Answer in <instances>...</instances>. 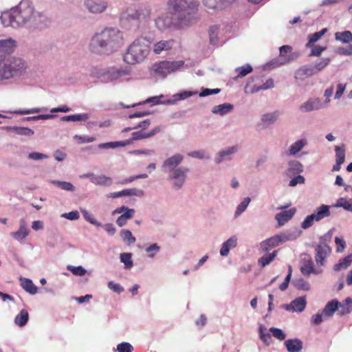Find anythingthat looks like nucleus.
I'll return each mask as SVG.
<instances>
[{"instance_id": "nucleus-1", "label": "nucleus", "mask_w": 352, "mask_h": 352, "mask_svg": "<svg viewBox=\"0 0 352 352\" xmlns=\"http://www.w3.org/2000/svg\"><path fill=\"white\" fill-rule=\"evenodd\" d=\"M0 20L5 27L42 31L51 25L52 20L44 12L36 10L31 0H21L16 6L4 11Z\"/></svg>"}, {"instance_id": "nucleus-2", "label": "nucleus", "mask_w": 352, "mask_h": 352, "mask_svg": "<svg viewBox=\"0 0 352 352\" xmlns=\"http://www.w3.org/2000/svg\"><path fill=\"white\" fill-rule=\"evenodd\" d=\"M198 6L197 0H167L166 14L155 19V25L160 30L188 27L195 21Z\"/></svg>"}, {"instance_id": "nucleus-3", "label": "nucleus", "mask_w": 352, "mask_h": 352, "mask_svg": "<svg viewBox=\"0 0 352 352\" xmlns=\"http://www.w3.org/2000/svg\"><path fill=\"white\" fill-rule=\"evenodd\" d=\"M124 44L123 33L115 28H106L96 33L89 43L91 52L99 55H110Z\"/></svg>"}, {"instance_id": "nucleus-4", "label": "nucleus", "mask_w": 352, "mask_h": 352, "mask_svg": "<svg viewBox=\"0 0 352 352\" xmlns=\"http://www.w3.org/2000/svg\"><path fill=\"white\" fill-rule=\"evenodd\" d=\"M184 158L182 154L176 153L166 159L162 165V170L168 174L167 179L171 182L172 188L176 191L182 188L190 171L186 166H179Z\"/></svg>"}, {"instance_id": "nucleus-5", "label": "nucleus", "mask_w": 352, "mask_h": 352, "mask_svg": "<svg viewBox=\"0 0 352 352\" xmlns=\"http://www.w3.org/2000/svg\"><path fill=\"white\" fill-rule=\"evenodd\" d=\"M26 63L19 57L8 56L0 59V80L20 77L25 73Z\"/></svg>"}, {"instance_id": "nucleus-6", "label": "nucleus", "mask_w": 352, "mask_h": 352, "mask_svg": "<svg viewBox=\"0 0 352 352\" xmlns=\"http://www.w3.org/2000/svg\"><path fill=\"white\" fill-rule=\"evenodd\" d=\"M149 52L150 41L145 37H140L128 47L123 59L127 64L140 63L146 58Z\"/></svg>"}, {"instance_id": "nucleus-7", "label": "nucleus", "mask_w": 352, "mask_h": 352, "mask_svg": "<svg viewBox=\"0 0 352 352\" xmlns=\"http://www.w3.org/2000/svg\"><path fill=\"white\" fill-rule=\"evenodd\" d=\"M151 10L146 6L129 8L121 14L120 18L137 28H144L151 19Z\"/></svg>"}, {"instance_id": "nucleus-8", "label": "nucleus", "mask_w": 352, "mask_h": 352, "mask_svg": "<svg viewBox=\"0 0 352 352\" xmlns=\"http://www.w3.org/2000/svg\"><path fill=\"white\" fill-rule=\"evenodd\" d=\"M184 61H162L155 63L153 66V70L164 78L166 76L172 72H175L184 66Z\"/></svg>"}, {"instance_id": "nucleus-9", "label": "nucleus", "mask_w": 352, "mask_h": 352, "mask_svg": "<svg viewBox=\"0 0 352 352\" xmlns=\"http://www.w3.org/2000/svg\"><path fill=\"white\" fill-rule=\"evenodd\" d=\"M83 6L89 13L100 14L107 10L108 3L104 0H85Z\"/></svg>"}, {"instance_id": "nucleus-10", "label": "nucleus", "mask_w": 352, "mask_h": 352, "mask_svg": "<svg viewBox=\"0 0 352 352\" xmlns=\"http://www.w3.org/2000/svg\"><path fill=\"white\" fill-rule=\"evenodd\" d=\"M292 47L289 45H283L279 48L280 52V58L281 61L274 60L268 63L265 68H268L269 69H272L276 67H278L285 63H289L292 58L289 56H286L287 52H291Z\"/></svg>"}, {"instance_id": "nucleus-11", "label": "nucleus", "mask_w": 352, "mask_h": 352, "mask_svg": "<svg viewBox=\"0 0 352 352\" xmlns=\"http://www.w3.org/2000/svg\"><path fill=\"white\" fill-rule=\"evenodd\" d=\"M126 74H127V72L125 70L111 68L107 71L100 70L98 73V77H102L103 80L109 82L116 80Z\"/></svg>"}, {"instance_id": "nucleus-12", "label": "nucleus", "mask_w": 352, "mask_h": 352, "mask_svg": "<svg viewBox=\"0 0 352 352\" xmlns=\"http://www.w3.org/2000/svg\"><path fill=\"white\" fill-rule=\"evenodd\" d=\"M322 102L319 98H309L303 102L299 107L302 113H309L313 111H318L322 108Z\"/></svg>"}, {"instance_id": "nucleus-13", "label": "nucleus", "mask_w": 352, "mask_h": 352, "mask_svg": "<svg viewBox=\"0 0 352 352\" xmlns=\"http://www.w3.org/2000/svg\"><path fill=\"white\" fill-rule=\"evenodd\" d=\"M16 47V41L12 38H0V58L12 54Z\"/></svg>"}, {"instance_id": "nucleus-14", "label": "nucleus", "mask_w": 352, "mask_h": 352, "mask_svg": "<svg viewBox=\"0 0 352 352\" xmlns=\"http://www.w3.org/2000/svg\"><path fill=\"white\" fill-rule=\"evenodd\" d=\"M315 251V261L318 265L322 266L324 265V258L331 252V248L329 245L319 243L316 245Z\"/></svg>"}, {"instance_id": "nucleus-15", "label": "nucleus", "mask_w": 352, "mask_h": 352, "mask_svg": "<svg viewBox=\"0 0 352 352\" xmlns=\"http://www.w3.org/2000/svg\"><path fill=\"white\" fill-rule=\"evenodd\" d=\"M144 195V190L138 188H127L124 189L121 191L115 192L111 193L108 197L111 198H118L121 197H129V196H136L139 197H142Z\"/></svg>"}, {"instance_id": "nucleus-16", "label": "nucleus", "mask_w": 352, "mask_h": 352, "mask_svg": "<svg viewBox=\"0 0 352 352\" xmlns=\"http://www.w3.org/2000/svg\"><path fill=\"white\" fill-rule=\"evenodd\" d=\"M300 272L304 276H309L311 274H319L321 271L314 268V261L310 256L304 258L300 265Z\"/></svg>"}, {"instance_id": "nucleus-17", "label": "nucleus", "mask_w": 352, "mask_h": 352, "mask_svg": "<svg viewBox=\"0 0 352 352\" xmlns=\"http://www.w3.org/2000/svg\"><path fill=\"white\" fill-rule=\"evenodd\" d=\"M30 233V230L28 228L27 223L24 219L20 220L19 228L14 232H11L10 235L16 241L22 242Z\"/></svg>"}, {"instance_id": "nucleus-18", "label": "nucleus", "mask_w": 352, "mask_h": 352, "mask_svg": "<svg viewBox=\"0 0 352 352\" xmlns=\"http://www.w3.org/2000/svg\"><path fill=\"white\" fill-rule=\"evenodd\" d=\"M160 131L161 127L160 126H155L149 132H144L143 130H140L132 133L131 138L129 140H131V143H133L135 140L151 138L157 133H160Z\"/></svg>"}, {"instance_id": "nucleus-19", "label": "nucleus", "mask_w": 352, "mask_h": 352, "mask_svg": "<svg viewBox=\"0 0 352 352\" xmlns=\"http://www.w3.org/2000/svg\"><path fill=\"white\" fill-rule=\"evenodd\" d=\"M282 244L280 237L278 234H276L261 243V249L263 252H267L272 248Z\"/></svg>"}, {"instance_id": "nucleus-20", "label": "nucleus", "mask_w": 352, "mask_h": 352, "mask_svg": "<svg viewBox=\"0 0 352 352\" xmlns=\"http://www.w3.org/2000/svg\"><path fill=\"white\" fill-rule=\"evenodd\" d=\"M296 212V208H292L288 210H285L276 214L275 216V219L277 221L278 226H282L288 222L290 219H292Z\"/></svg>"}, {"instance_id": "nucleus-21", "label": "nucleus", "mask_w": 352, "mask_h": 352, "mask_svg": "<svg viewBox=\"0 0 352 352\" xmlns=\"http://www.w3.org/2000/svg\"><path fill=\"white\" fill-rule=\"evenodd\" d=\"M316 74L313 65H305L300 67L295 72V77L297 79L304 80L306 78Z\"/></svg>"}, {"instance_id": "nucleus-22", "label": "nucleus", "mask_w": 352, "mask_h": 352, "mask_svg": "<svg viewBox=\"0 0 352 352\" xmlns=\"http://www.w3.org/2000/svg\"><path fill=\"white\" fill-rule=\"evenodd\" d=\"M303 171L302 164L297 160H291L288 163V168L285 170V174L286 176L292 177L295 175Z\"/></svg>"}, {"instance_id": "nucleus-23", "label": "nucleus", "mask_w": 352, "mask_h": 352, "mask_svg": "<svg viewBox=\"0 0 352 352\" xmlns=\"http://www.w3.org/2000/svg\"><path fill=\"white\" fill-rule=\"evenodd\" d=\"M237 151V148L235 146L228 147L225 150L220 151L214 159L217 164H221L224 160H230V155Z\"/></svg>"}, {"instance_id": "nucleus-24", "label": "nucleus", "mask_w": 352, "mask_h": 352, "mask_svg": "<svg viewBox=\"0 0 352 352\" xmlns=\"http://www.w3.org/2000/svg\"><path fill=\"white\" fill-rule=\"evenodd\" d=\"M163 97H164L163 95H160L159 96L150 97L143 102L133 104L131 106H125L124 107L125 108L135 107L137 105H141V104H147V103H152L153 105L160 104H175V100H167L165 101H162L161 98Z\"/></svg>"}, {"instance_id": "nucleus-25", "label": "nucleus", "mask_w": 352, "mask_h": 352, "mask_svg": "<svg viewBox=\"0 0 352 352\" xmlns=\"http://www.w3.org/2000/svg\"><path fill=\"white\" fill-rule=\"evenodd\" d=\"M340 302L337 299L329 301L322 310L324 318H331L336 311H338Z\"/></svg>"}, {"instance_id": "nucleus-26", "label": "nucleus", "mask_w": 352, "mask_h": 352, "mask_svg": "<svg viewBox=\"0 0 352 352\" xmlns=\"http://www.w3.org/2000/svg\"><path fill=\"white\" fill-rule=\"evenodd\" d=\"M284 344L288 352H300L303 347L302 342L298 338L288 339Z\"/></svg>"}, {"instance_id": "nucleus-27", "label": "nucleus", "mask_w": 352, "mask_h": 352, "mask_svg": "<svg viewBox=\"0 0 352 352\" xmlns=\"http://www.w3.org/2000/svg\"><path fill=\"white\" fill-rule=\"evenodd\" d=\"M302 234V231L298 230L296 228H294L293 229L287 230L284 232H282L279 234V236L280 237L282 243L289 241H294L298 237H299Z\"/></svg>"}, {"instance_id": "nucleus-28", "label": "nucleus", "mask_w": 352, "mask_h": 352, "mask_svg": "<svg viewBox=\"0 0 352 352\" xmlns=\"http://www.w3.org/2000/svg\"><path fill=\"white\" fill-rule=\"evenodd\" d=\"M237 245V237L236 236H232L227 241L223 243L221 250L220 254L222 256H226L230 252L231 248H235Z\"/></svg>"}, {"instance_id": "nucleus-29", "label": "nucleus", "mask_w": 352, "mask_h": 352, "mask_svg": "<svg viewBox=\"0 0 352 352\" xmlns=\"http://www.w3.org/2000/svg\"><path fill=\"white\" fill-rule=\"evenodd\" d=\"M234 109V105L230 103H223L216 105L212 109V113L221 116L230 113Z\"/></svg>"}, {"instance_id": "nucleus-30", "label": "nucleus", "mask_w": 352, "mask_h": 352, "mask_svg": "<svg viewBox=\"0 0 352 352\" xmlns=\"http://www.w3.org/2000/svg\"><path fill=\"white\" fill-rule=\"evenodd\" d=\"M4 129L8 131H13L17 135L23 136H32L34 134V131L28 127L8 126H5Z\"/></svg>"}, {"instance_id": "nucleus-31", "label": "nucleus", "mask_w": 352, "mask_h": 352, "mask_svg": "<svg viewBox=\"0 0 352 352\" xmlns=\"http://www.w3.org/2000/svg\"><path fill=\"white\" fill-rule=\"evenodd\" d=\"M131 144V140H126L123 141L109 142L98 144V148L101 149L116 148L124 147Z\"/></svg>"}, {"instance_id": "nucleus-32", "label": "nucleus", "mask_w": 352, "mask_h": 352, "mask_svg": "<svg viewBox=\"0 0 352 352\" xmlns=\"http://www.w3.org/2000/svg\"><path fill=\"white\" fill-rule=\"evenodd\" d=\"M21 286L29 294L34 295L37 292V287L33 283L32 280L28 278L20 277Z\"/></svg>"}, {"instance_id": "nucleus-33", "label": "nucleus", "mask_w": 352, "mask_h": 352, "mask_svg": "<svg viewBox=\"0 0 352 352\" xmlns=\"http://www.w3.org/2000/svg\"><path fill=\"white\" fill-rule=\"evenodd\" d=\"M280 114V113L278 110L270 113H266L261 116V120L265 124V126L267 127L269 125L273 124L277 120Z\"/></svg>"}, {"instance_id": "nucleus-34", "label": "nucleus", "mask_w": 352, "mask_h": 352, "mask_svg": "<svg viewBox=\"0 0 352 352\" xmlns=\"http://www.w3.org/2000/svg\"><path fill=\"white\" fill-rule=\"evenodd\" d=\"M312 214L315 216L316 221H319L324 217L330 216L329 206L322 204L320 207L317 208Z\"/></svg>"}, {"instance_id": "nucleus-35", "label": "nucleus", "mask_w": 352, "mask_h": 352, "mask_svg": "<svg viewBox=\"0 0 352 352\" xmlns=\"http://www.w3.org/2000/svg\"><path fill=\"white\" fill-rule=\"evenodd\" d=\"M135 213L134 209L128 210L125 212L120 215L116 219V223L119 227L125 226L128 220L133 218Z\"/></svg>"}, {"instance_id": "nucleus-36", "label": "nucleus", "mask_w": 352, "mask_h": 352, "mask_svg": "<svg viewBox=\"0 0 352 352\" xmlns=\"http://www.w3.org/2000/svg\"><path fill=\"white\" fill-rule=\"evenodd\" d=\"M307 305L305 296H300L292 301L293 311L302 312Z\"/></svg>"}, {"instance_id": "nucleus-37", "label": "nucleus", "mask_w": 352, "mask_h": 352, "mask_svg": "<svg viewBox=\"0 0 352 352\" xmlns=\"http://www.w3.org/2000/svg\"><path fill=\"white\" fill-rule=\"evenodd\" d=\"M351 305H352V298L347 297L342 302H340L339 307H340V309H338V314L343 316L351 313L352 311Z\"/></svg>"}, {"instance_id": "nucleus-38", "label": "nucleus", "mask_w": 352, "mask_h": 352, "mask_svg": "<svg viewBox=\"0 0 352 352\" xmlns=\"http://www.w3.org/2000/svg\"><path fill=\"white\" fill-rule=\"evenodd\" d=\"M335 39L344 44H349L352 42V32L349 30L337 32L335 34Z\"/></svg>"}, {"instance_id": "nucleus-39", "label": "nucleus", "mask_w": 352, "mask_h": 352, "mask_svg": "<svg viewBox=\"0 0 352 352\" xmlns=\"http://www.w3.org/2000/svg\"><path fill=\"white\" fill-rule=\"evenodd\" d=\"M90 118L89 113H79L65 116L61 117L60 120L64 122H78V121H85Z\"/></svg>"}, {"instance_id": "nucleus-40", "label": "nucleus", "mask_w": 352, "mask_h": 352, "mask_svg": "<svg viewBox=\"0 0 352 352\" xmlns=\"http://www.w3.org/2000/svg\"><path fill=\"white\" fill-rule=\"evenodd\" d=\"M352 263V254H349L343 258L340 259L339 262L333 265V270L339 272L342 270L348 268Z\"/></svg>"}, {"instance_id": "nucleus-41", "label": "nucleus", "mask_w": 352, "mask_h": 352, "mask_svg": "<svg viewBox=\"0 0 352 352\" xmlns=\"http://www.w3.org/2000/svg\"><path fill=\"white\" fill-rule=\"evenodd\" d=\"M29 314L26 309H21L14 318V323L20 327H24L28 322Z\"/></svg>"}, {"instance_id": "nucleus-42", "label": "nucleus", "mask_w": 352, "mask_h": 352, "mask_svg": "<svg viewBox=\"0 0 352 352\" xmlns=\"http://www.w3.org/2000/svg\"><path fill=\"white\" fill-rule=\"evenodd\" d=\"M173 41H161L155 43L153 48V52L159 54L163 50H168L172 48Z\"/></svg>"}, {"instance_id": "nucleus-43", "label": "nucleus", "mask_w": 352, "mask_h": 352, "mask_svg": "<svg viewBox=\"0 0 352 352\" xmlns=\"http://www.w3.org/2000/svg\"><path fill=\"white\" fill-rule=\"evenodd\" d=\"M327 32V28H323L319 32H316L314 34L308 35V43L306 44V47L310 48L313 46V44L317 42L326 32Z\"/></svg>"}, {"instance_id": "nucleus-44", "label": "nucleus", "mask_w": 352, "mask_h": 352, "mask_svg": "<svg viewBox=\"0 0 352 352\" xmlns=\"http://www.w3.org/2000/svg\"><path fill=\"white\" fill-rule=\"evenodd\" d=\"M266 328L261 324L258 327L259 337L262 342L266 345L270 346L272 342V336L270 333L265 332Z\"/></svg>"}, {"instance_id": "nucleus-45", "label": "nucleus", "mask_w": 352, "mask_h": 352, "mask_svg": "<svg viewBox=\"0 0 352 352\" xmlns=\"http://www.w3.org/2000/svg\"><path fill=\"white\" fill-rule=\"evenodd\" d=\"M277 254L278 250H274L273 252L270 254L263 255L260 258H258V265L263 267H265L274 260L275 257L277 256Z\"/></svg>"}, {"instance_id": "nucleus-46", "label": "nucleus", "mask_w": 352, "mask_h": 352, "mask_svg": "<svg viewBox=\"0 0 352 352\" xmlns=\"http://www.w3.org/2000/svg\"><path fill=\"white\" fill-rule=\"evenodd\" d=\"M253 70L252 67L250 64H245L241 67H238L235 69V72L238 73V75L233 78L234 80H236L239 78H242L251 73Z\"/></svg>"}, {"instance_id": "nucleus-47", "label": "nucleus", "mask_w": 352, "mask_h": 352, "mask_svg": "<svg viewBox=\"0 0 352 352\" xmlns=\"http://www.w3.org/2000/svg\"><path fill=\"white\" fill-rule=\"evenodd\" d=\"M50 183L56 186L62 190L69 191V192H74L76 190L75 186L70 182H64V181H58V180H51Z\"/></svg>"}, {"instance_id": "nucleus-48", "label": "nucleus", "mask_w": 352, "mask_h": 352, "mask_svg": "<svg viewBox=\"0 0 352 352\" xmlns=\"http://www.w3.org/2000/svg\"><path fill=\"white\" fill-rule=\"evenodd\" d=\"M306 144V140L304 139L298 140L292 144L289 148V153L291 155L297 154Z\"/></svg>"}, {"instance_id": "nucleus-49", "label": "nucleus", "mask_w": 352, "mask_h": 352, "mask_svg": "<svg viewBox=\"0 0 352 352\" xmlns=\"http://www.w3.org/2000/svg\"><path fill=\"white\" fill-rule=\"evenodd\" d=\"M219 28L217 25H214L210 27L208 34L210 37V43L212 45H217L219 43Z\"/></svg>"}, {"instance_id": "nucleus-50", "label": "nucleus", "mask_w": 352, "mask_h": 352, "mask_svg": "<svg viewBox=\"0 0 352 352\" xmlns=\"http://www.w3.org/2000/svg\"><path fill=\"white\" fill-rule=\"evenodd\" d=\"M335 207L342 208L348 212H352V199H346L341 197L337 200Z\"/></svg>"}, {"instance_id": "nucleus-51", "label": "nucleus", "mask_w": 352, "mask_h": 352, "mask_svg": "<svg viewBox=\"0 0 352 352\" xmlns=\"http://www.w3.org/2000/svg\"><path fill=\"white\" fill-rule=\"evenodd\" d=\"M120 261L124 263V268L130 270L133 266L132 254L130 252L121 253L120 255Z\"/></svg>"}, {"instance_id": "nucleus-52", "label": "nucleus", "mask_w": 352, "mask_h": 352, "mask_svg": "<svg viewBox=\"0 0 352 352\" xmlns=\"http://www.w3.org/2000/svg\"><path fill=\"white\" fill-rule=\"evenodd\" d=\"M80 212L84 217V219L91 224L96 226V227H102V224L98 221L94 216L90 214L86 209L80 208Z\"/></svg>"}, {"instance_id": "nucleus-53", "label": "nucleus", "mask_w": 352, "mask_h": 352, "mask_svg": "<svg viewBox=\"0 0 352 352\" xmlns=\"http://www.w3.org/2000/svg\"><path fill=\"white\" fill-rule=\"evenodd\" d=\"M120 234L123 241L129 245L133 244L136 241L129 230H122Z\"/></svg>"}, {"instance_id": "nucleus-54", "label": "nucleus", "mask_w": 352, "mask_h": 352, "mask_svg": "<svg viewBox=\"0 0 352 352\" xmlns=\"http://www.w3.org/2000/svg\"><path fill=\"white\" fill-rule=\"evenodd\" d=\"M335 152L336 161L343 164L345 160V145L336 146Z\"/></svg>"}, {"instance_id": "nucleus-55", "label": "nucleus", "mask_w": 352, "mask_h": 352, "mask_svg": "<svg viewBox=\"0 0 352 352\" xmlns=\"http://www.w3.org/2000/svg\"><path fill=\"white\" fill-rule=\"evenodd\" d=\"M292 284L297 289L305 291H309L310 289V285L303 278L295 279L292 281Z\"/></svg>"}, {"instance_id": "nucleus-56", "label": "nucleus", "mask_w": 352, "mask_h": 352, "mask_svg": "<svg viewBox=\"0 0 352 352\" xmlns=\"http://www.w3.org/2000/svg\"><path fill=\"white\" fill-rule=\"evenodd\" d=\"M331 62L330 58H322L320 60L316 62L313 65L315 72L317 73L324 69Z\"/></svg>"}, {"instance_id": "nucleus-57", "label": "nucleus", "mask_w": 352, "mask_h": 352, "mask_svg": "<svg viewBox=\"0 0 352 352\" xmlns=\"http://www.w3.org/2000/svg\"><path fill=\"white\" fill-rule=\"evenodd\" d=\"M251 199L250 197H245L243 200L237 206L234 212V217H236L241 214L248 206Z\"/></svg>"}, {"instance_id": "nucleus-58", "label": "nucleus", "mask_w": 352, "mask_h": 352, "mask_svg": "<svg viewBox=\"0 0 352 352\" xmlns=\"http://www.w3.org/2000/svg\"><path fill=\"white\" fill-rule=\"evenodd\" d=\"M92 182L97 185H102V186H110L112 184V179L111 177H106V176H99V177H95L92 179Z\"/></svg>"}, {"instance_id": "nucleus-59", "label": "nucleus", "mask_w": 352, "mask_h": 352, "mask_svg": "<svg viewBox=\"0 0 352 352\" xmlns=\"http://www.w3.org/2000/svg\"><path fill=\"white\" fill-rule=\"evenodd\" d=\"M197 93V91H186V90L182 91L177 93L173 96V97L175 98V99L173 100H175V102L176 101H178V100H184V99H186V98L196 94Z\"/></svg>"}, {"instance_id": "nucleus-60", "label": "nucleus", "mask_w": 352, "mask_h": 352, "mask_svg": "<svg viewBox=\"0 0 352 352\" xmlns=\"http://www.w3.org/2000/svg\"><path fill=\"white\" fill-rule=\"evenodd\" d=\"M67 269L70 271L73 274L76 276H84L87 271L82 267L81 265L79 266H73V265H67Z\"/></svg>"}, {"instance_id": "nucleus-61", "label": "nucleus", "mask_w": 352, "mask_h": 352, "mask_svg": "<svg viewBox=\"0 0 352 352\" xmlns=\"http://www.w3.org/2000/svg\"><path fill=\"white\" fill-rule=\"evenodd\" d=\"M269 331L272 333L274 338L279 340H284L286 338V334L280 329L276 327H270Z\"/></svg>"}, {"instance_id": "nucleus-62", "label": "nucleus", "mask_w": 352, "mask_h": 352, "mask_svg": "<svg viewBox=\"0 0 352 352\" xmlns=\"http://www.w3.org/2000/svg\"><path fill=\"white\" fill-rule=\"evenodd\" d=\"M314 221H316L315 216L311 214L307 216L301 223V228L304 230L308 229L313 226Z\"/></svg>"}, {"instance_id": "nucleus-63", "label": "nucleus", "mask_w": 352, "mask_h": 352, "mask_svg": "<svg viewBox=\"0 0 352 352\" xmlns=\"http://www.w3.org/2000/svg\"><path fill=\"white\" fill-rule=\"evenodd\" d=\"M333 230L334 229L332 228L329 230L327 233H325L323 236H321L320 237V244H322L323 245H329V243L331 241Z\"/></svg>"}, {"instance_id": "nucleus-64", "label": "nucleus", "mask_w": 352, "mask_h": 352, "mask_svg": "<svg viewBox=\"0 0 352 352\" xmlns=\"http://www.w3.org/2000/svg\"><path fill=\"white\" fill-rule=\"evenodd\" d=\"M133 350V346L126 342H123L117 345L116 351L118 352H132Z\"/></svg>"}]
</instances>
